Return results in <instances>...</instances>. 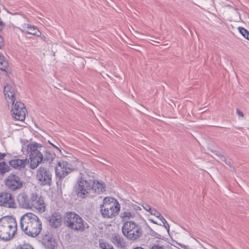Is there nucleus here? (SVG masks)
Here are the masks:
<instances>
[{
	"mask_svg": "<svg viewBox=\"0 0 249 249\" xmlns=\"http://www.w3.org/2000/svg\"><path fill=\"white\" fill-rule=\"evenodd\" d=\"M105 187L103 183L90 179L88 175L80 173L74 185V189L78 197L85 198L90 195L100 194L105 192Z\"/></svg>",
	"mask_w": 249,
	"mask_h": 249,
	"instance_id": "1",
	"label": "nucleus"
},
{
	"mask_svg": "<svg viewBox=\"0 0 249 249\" xmlns=\"http://www.w3.org/2000/svg\"><path fill=\"white\" fill-rule=\"evenodd\" d=\"M63 219L65 226L74 231L82 232L89 228L86 221L74 212H67L64 215Z\"/></svg>",
	"mask_w": 249,
	"mask_h": 249,
	"instance_id": "2",
	"label": "nucleus"
},
{
	"mask_svg": "<svg viewBox=\"0 0 249 249\" xmlns=\"http://www.w3.org/2000/svg\"><path fill=\"white\" fill-rule=\"evenodd\" d=\"M17 224L15 219L11 216L0 218V239L7 241L12 238L17 231Z\"/></svg>",
	"mask_w": 249,
	"mask_h": 249,
	"instance_id": "3",
	"label": "nucleus"
},
{
	"mask_svg": "<svg viewBox=\"0 0 249 249\" xmlns=\"http://www.w3.org/2000/svg\"><path fill=\"white\" fill-rule=\"evenodd\" d=\"M100 208L101 213L104 218H111L119 214L120 205L113 197H105Z\"/></svg>",
	"mask_w": 249,
	"mask_h": 249,
	"instance_id": "4",
	"label": "nucleus"
},
{
	"mask_svg": "<svg viewBox=\"0 0 249 249\" xmlns=\"http://www.w3.org/2000/svg\"><path fill=\"white\" fill-rule=\"evenodd\" d=\"M122 231L124 236L130 241L138 240L143 234L141 226L132 220L123 223Z\"/></svg>",
	"mask_w": 249,
	"mask_h": 249,
	"instance_id": "5",
	"label": "nucleus"
},
{
	"mask_svg": "<svg viewBox=\"0 0 249 249\" xmlns=\"http://www.w3.org/2000/svg\"><path fill=\"white\" fill-rule=\"evenodd\" d=\"M3 92L7 103L9 104H11L12 106L11 114H15V111L17 112V109L18 108L21 109L25 107L22 103L16 100L14 90L11 86L9 85L5 86Z\"/></svg>",
	"mask_w": 249,
	"mask_h": 249,
	"instance_id": "6",
	"label": "nucleus"
},
{
	"mask_svg": "<svg viewBox=\"0 0 249 249\" xmlns=\"http://www.w3.org/2000/svg\"><path fill=\"white\" fill-rule=\"evenodd\" d=\"M52 173L47 167L41 166L37 169L35 179L38 184L41 186H50L52 182Z\"/></svg>",
	"mask_w": 249,
	"mask_h": 249,
	"instance_id": "7",
	"label": "nucleus"
},
{
	"mask_svg": "<svg viewBox=\"0 0 249 249\" xmlns=\"http://www.w3.org/2000/svg\"><path fill=\"white\" fill-rule=\"evenodd\" d=\"M73 169L70 167V165L66 161H60L55 167V173L57 185H61L62 180L70 173Z\"/></svg>",
	"mask_w": 249,
	"mask_h": 249,
	"instance_id": "8",
	"label": "nucleus"
},
{
	"mask_svg": "<svg viewBox=\"0 0 249 249\" xmlns=\"http://www.w3.org/2000/svg\"><path fill=\"white\" fill-rule=\"evenodd\" d=\"M5 184L10 190L15 191L20 189L23 183L18 176L10 174L5 179Z\"/></svg>",
	"mask_w": 249,
	"mask_h": 249,
	"instance_id": "9",
	"label": "nucleus"
},
{
	"mask_svg": "<svg viewBox=\"0 0 249 249\" xmlns=\"http://www.w3.org/2000/svg\"><path fill=\"white\" fill-rule=\"evenodd\" d=\"M0 206L9 208H16L14 198L11 193L7 192L0 193Z\"/></svg>",
	"mask_w": 249,
	"mask_h": 249,
	"instance_id": "10",
	"label": "nucleus"
},
{
	"mask_svg": "<svg viewBox=\"0 0 249 249\" xmlns=\"http://www.w3.org/2000/svg\"><path fill=\"white\" fill-rule=\"evenodd\" d=\"M20 227L25 233L31 236V213H27L20 218Z\"/></svg>",
	"mask_w": 249,
	"mask_h": 249,
	"instance_id": "11",
	"label": "nucleus"
},
{
	"mask_svg": "<svg viewBox=\"0 0 249 249\" xmlns=\"http://www.w3.org/2000/svg\"><path fill=\"white\" fill-rule=\"evenodd\" d=\"M44 199L41 196H38L36 194H32V210L39 213H43L45 210Z\"/></svg>",
	"mask_w": 249,
	"mask_h": 249,
	"instance_id": "12",
	"label": "nucleus"
},
{
	"mask_svg": "<svg viewBox=\"0 0 249 249\" xmlns=\"http://www.w3.org/2000/svg\"><path fill=\"white\" fill-rule=\"evenodd\" d=\"M40 241L45 246L46 249H55L56 242L51 233L48 232L47 233L43 234L41 239Z\"/></svg>",
	"mask_w": 249,
	"mask_h": 249,
	"instance_id": "13",
	"label": "nucleus"
},
{
	"mask_svg": "<svg viewBox=\"0 0 249 249\" xmlns=\"http://www.w3.org/2000/svg\"><path fill=\"white\" fill-rule=\"evenodd\" d=\"M32 225L34 227L32 231V237H36L40 232L42 229V223L38 217L32 213Z\"/></svg>",
	"mask_w": 249,
	"mask_h": 249,
	"instance_id": "14",
	"label": "nucleus"
},
{
	"mask_svg": "<svg viewBox=\"0 0 249 249\" xmlns=\"http://www.w3.org/2000/svg\"><path fill=\"white\" fill-rule=\"evenodd\" d=\"M34 152L33 162H32V169H35L41 163H43L44 153L45 152Z\"/></svg>",
	"mask_w": 249,
	"mask_h": 249,
	"instance_id": "15",
	"label": "nucleus"
},
{
	"mask_svg": "<svg viewBox=\"0 0 249 249\" xmlns=\"http://www.w3.org/2000/svg\"><path fill=\"white\" fill-rule=\"evenodd\" d=\"M61 222V216L57 213H53L49 218V224L51 227L54 228L60 227Z\"/></svg>",
	"mask_w": 249,
	"mask_h": 249,
	"instance_id": "16",
	"label": "nucleus"
},
{
	"mask_svg": "<svg viewBox=\"0 0 249 249\" xmlns=\"http://www.w3.org/2000/svg\"><path fill=\"white\" fill-rule=\"evenodd\" d=\"M112 243L117 247L124 248L125 246L124 239L119 234H115L112 238Z\"/></svg>",
	"mask_w": 249,
	"mask_h": 249,
	"instance_id": "17",
	"label": "nucleus"
},
{
	"mask_svg": "<svg viewBox=\"0 0 249 249\" xmlns=\"http://www.w3.org/2000/svg\"><path fill=\"white\" fill-rule=\"evenodd\" d=\"M27 160V159H14L9 161V164L13 168L20 169L24 167Z\"/></svg>",
	"mask_w": 249,
	"mask_h": 249,
	"instance_id": "18",
	"label": "nucleus"
},
{
	"mask_svg": "<svg viewBox=\"0 0 249 249\" xmlns=\"http://www.w3.org/2000/svg\"><path fill=\"white\" fill-rule=\"evenodd\" d=\"M18 201L19 205L23 208L30 209V203L28 197L25 194H20L18 196Z\"/></svg>",
	"mask_w": 249,
	"mask_h": 249,
	"instance_id": "19",
	"label": "nucleus"
},
{
	"mask_svg": "<svg viewBox=\"0 0 249 249\" xmlns=\"http://www.w3.org/2000/svg\"><path fill=\"white\" fill-rule=\"evenodd\" d=\"M26 112V108L24 107L23 108L18 109L17 112L15 111V114H11V115L15 120L22 121L25 119Z\"/></svg>",
	"mask_w": 249,
	"mask_h": 249,
	"instance_id": "20",
	"label": "nucleus"
},
{
	"mask_svg": "<svg viewBox=\"0 0 249 249\" xmlns=\"http://www.w3.org/2000/svg\"><path fill=\"white\" fill-rule=\"evenodd\" d=\"M46 147L42 144L37 142L32 139V162H33L34 152H45Z\"/></svg>",
	"mask_w": 249,
	"mask_h": 249,
	"instance_id": "21",
	"label": "nucleus"
},
{
	"mask_svg": "<svg viewBox=\"0 0 249 249\" xmlns=\"http://www.w3.org/2000/svg\"><path fill=\"white\" fill-rule=\"evenodd\" d=\"M135 216L136 213L135 212L128 211H125L124 212H122L120 215L122 221H124V222L129 221V220L134 218Z\"/></svg>",
	"mask_w": 249,
	"mask_h": 249,
	"instance_id": "22",
	"label": "nucleus"
},
{
	"mask_svg": "<svg viewBox=\"0 0 249 249\" xmlns=\"http://www.w3.org/2000/svg\"><path fill=\"white\" fill-rule=\"evenodd\" d=\"M55 154L54 152L49 150L46 147L45 152L44 153L43 163L45 161L52 162L55 158Z\"/></svg>",
	"mask_w": 249,
	"mask_h": 249,
	"instance_id": "23",
	"label": "nucleus"
},
{
	"mask_svg": "<svg viewBox=\"0 0 249 249\" xmlns=\"http://www.w3.org/2000/svg\"><path fill=\"white\" fill-rule=\"evenodd\" d=\"M34 124L36 129L34 130L32 129V131H34V132L32 133V136H34L35 138H36L39 141H43V138L41 133L43 131L37 126L36 123H34Z\"/></svg>",
	"mask_w": 249,
	"mask_h": 249,
	"instance_id": "24",
	"label": "nucleus"
},
{
	"mask_svg": "<svg viewBox=\"0 0 249 249\" xmlns=\"http://www.w3.org/2000/svg\"><path fill=\"white\" fill-rule=\"evenodd\" d=\"M19 29L22 32L27 34H31V32L30 31L31 30V25L29 23H23L20 25Z\"/></svg>",
	"mask_w": 249,
	"mask_h": 249,
	"instance_id": "25",
	"label": "nucleus"
},
{
	"mask_svg": "<svg viewBox=\"0 0 249 249\" xmlns=\"http://www.w3.org/2000/svg\"><path fill=\"white\" fill-rule=\"evenodd\" d=\"M0 70L3 71H7L8 70V64L4 57L2 55L0 57Z\"/></svg>",
	"mask_w": 249,
	"mask_h": 249,
	"instance_id": "26",
	"label": "nucleus"
},
{
	"mask_svg": "<svg viewBox=\"0 0 249 249\" xmlns=\"http://www.w3.org/2000/svg\"><path fill=\"white\" fill-rule=\"evenodd\" d=\"M32 35L40 37V39L44 41H46V37L45 36H41V32L35 26L32 25Z\"/></svg>",
	"mask_w": 249,
	"mask_h": 249,
	"instance_id": "27",
	"label": "nucleus"
},
{
	"mask_svg": "<svg viewBox=\"0 0 249 249\" xmlns=\"http://www.w3.org/2000/svg\"><path fill=\"white\" fill-rule=\"evenodd\" d=\"M9 171V166L4 161L0 162V175H3Z\"/></svg>",
	"mask_w": 249,
	"mask_h": 249,
	"instance_id": "28",
	"label": "nucleus"
},
{
	"mask_svg": "<svg viewBox=\"0 0 249 249\" xmlns=\"http://www.w3.org/2000/svg\"><path fill=\"white\" fill-rule=\"evenodd\" d=\"M239 32L240 34L247 39L249 40V32L246 30L245 28L239 27L238 28Z\"/></svg>",
	"mask_w": 249,
	"mask_h": 249,
	"instance_id": "29",
	"label": "nucleus"
},
{
	"mask_svg": "<svg viewBox=\"0 0 249 249\" xmlns=\"http://www.w3.org/2000/svg\"><path fill=\"white\" fill-rule=\"evenodd\" d=\"M159 219L162 221L163 226L165 227V228L168 231H169L170 226L165 218L161 215Z\"/></svg>",
	"mask_w": 249,
	"mask_h": 249,
	"instance_id": "30",
	"label": "nucleus"
},
{
	"mask_svg": "<svg viewBox=\"0 0 249 249\" xmlns=\"http://www.w3.org/2000/svg\"><path fill=\"white\" fill-rule=\"evenodd\" d=\"M150 213L152 215H154L157 217L160 218V217L161 216L160 213L158 211H157L155 209L153 208L152 209L151 211H150Z\"/></svg>",
	"mask_w": 249,
	"mask_h": 249,
	"instance_id": "31",
	"label": "nucleus"
},
{
	"mask_svg": "<svg viewBox=\"0 0 249 249\" xmlns=\"http://www.w3.org/2000/svg\"><path fill=\"white\" fill-rule=\"evenodd\" d=\"M27 147V151L29 156L28 161L29 162L30 160H31V143H29Z\"/></svg>",
	"mask_w": 249,
	"mask_h": 249,
	"instance_id": "32",
	"label": "nucleus"
},
{
	"mask_svg": "<svg viewBox=\"0 0 249 249\" xmlns=\"http://www.w3.org/2000/svg\"><path fill=\"white\" fill-rule=\"evenodd\" d=\"M150 228V234L151 235L155 236L156 238H158L159 239H160L161 238L162 236L160 234L157 233L156 231H155L153 230H152L150 228Z\"/></svg>",
	"mask_w": 249,
	"mask_h": 249,
	"instance_id": "33",
	"label": "nucleus"
},
{
	"mask_svg": "<svg viewBox=\"0 0 249 249\" xmlns=\"http://www.w3.org/2000/svg\"><path fill=\"white\" fill-rule=\"evenodd\" d=\"M16 249H31V245L28 244H25L18 246Z\"/></svg>",
	"mask_w": 249,
	"mask_h": 249,
	"instance_id": "34",
	"label": "nucleus"
},
{
	"mask_svg": "<svg viewBox=\"0 0 249 249\" xmlns=\"http://www.w3.org/2000/svg\"><path fill=\"white\" fill-rule=\"evenodd\" d=\"M151 249H165V247L160 244H154Z\"/></svg>",
	"mask_w": 249,
	"mask_h": 249,
	"instance_id": "35",
	"label": "nucleus"
},
{
	"mask_svg": "<svg viewBox=\"0 0 249 249\" xmlns=\"http://www.w3.org/2000/svg\"><path fill=\"white\" fill-rule=\"evenodd\" d=\"M100 247L102 249H110L112 247V246L107 245V246L104 244H100Z\"/></svg>",
	"mask_w": 249,
	"mask_h": 249,
	"instance_id": "36",
	"label": "nucleus"
},
{
	"mask_svg": "<svg viewBox=\"0 0 249 249\" xmlns=\"http://www.w3.org/2000/svg\"><path fill=\"white\" fill-rule=\"evenodd\" d=\"M143 208L147 211V212H150V211H151L152 210V208H151V207L147 204H144L143 206Z\"/></svg>",
	"mask_w": 249,
	"mask_h": 249,
	"instance_id": "37",
	"label": "nucleus"
},
{
	"mask_svg": "<svg viewBox=\"0 0 249 249\" xmlns=\"http://www.w3.org/2000/svg\"><path fill=\"white\" fill-rule=\"evenodd\" d=\"M4 45V40L1 36H0V49H1Z\"/></svg>",
	"mask_w": 249,
	"mask_h": 249,
	"instance_id": "38",
	"label": "nucleus"
},
{
	"mask_svg": "<svg viewBox=\"0 0 249 249\" xmlns=\"http://www.w3.org/2000/svg\"><path fill=\"white\" fill-rule=\"evenodd\" d=\"M236 112L237 114H238L241 117H243L244 116L243 112L240 111L238 108L236 109Z\"/></svg>",
	"mask_w": 249,
	"mask_h": 249,
	"instance_id": "39",
	"label": "nucleus"
},
{
	"mask_svg": "<svg viewBox=\"0 0 249 249\" xmlns=\"http://www.w3.org/2000/svg\"><path fill=\"white\" fill-rule=\"evenodd\" d=\"M4 26V23L0 19V31H2L3 27Z\"/></svg>",
	"mask_w": 249,
	"mask_h": 249,
	"instance_id": "40",
	"label": "nucleus"
},
{
	"mask_svg": "<svg viewBox=\"0 0 249 249\" xmlns=\"http://www.w3.org/2000/svg\"><path fill=\"white\" fill-rule=\"evenodd\" d=\"M5 154L0 153V160H2L5 156Z\"/></svg>",
	"mask_w": 249,
	"mask_h": 249,
	"instance_id": "41",
	"label": "nucleus"
},
{
	"mask_svg": "<svg viewBox=\"0 0 249 249\" xmlns=\"http://www.w3.org/2000/svg\"><path fill=\"white\" fill-rule=\"evenodd\" d=\"M220 159H221V160H222V161H224V162L227 160L226 157L223 156H221L220 157Z\"/></svg>",
	"mask_w": 249,
	"mask_h": 249,
	"instance_id": "42",
	"label": "nucleus"
},
{
	"mask_svg": "<svg viewBox=\"0 0 249 249\" xmlns=\"http://www.w3.org/2000/svg\"><path fill=\"white\" fill-rule=\"evenodd\" d=\"M225 162L226 163V164L229 165H231V162L230 160H226L225 161Z\"/></svg>",
	"mask_w": 249,
	"mask_h": 249,
	"instance_id": "43",
	"label": "nucleus"
},
{
	"mask_svg": "<svg viewBox=\"0 0 249 249\" xmlns=\"http://www.w3.org/2000/svg\"><path fill=\"white\" fill-rule=\"evenodd\" d=\"M149 221H150L152 223H154V224H157V223L156 222H155L154 220L153 219H149Z\"/></svg>",
	"mask_w": 249,
	"mask_h": 249,
	"instance_id": "44",
	"label": "nucleus"
},
{
	"mask_svg": "<svg viewBox=\"0 0 249 249\" xmlns=\"http://www.w3.org/2000/svg\"><path fill=\"white\" fill-rule=\"evenodd\" d=\"M134 249H144L142 247H136V248H135Z\"/></svg>",
	"mask_w": 249,
	"mask_h": 249,
	"instance_id": "45",
	"label": "nucleus"
},
{
	"mask_svg": "<svg viewBox=\"0 0 249 249\" xmlns=\"http://www.w3.org/2000/svg\"><path fill=\"white\" fill-rule=\"evenodd\" d=\"M135 209H136V210H141V208H140V207L138 206L137 208H135Z\"/></svg>",
	"mask_w": 249,
	"mask_h": 249,
	"instance_id": "46",
	"label": "nucleus"
},
{
	"mask_svg": "<svg viewBox=\"0 0 249 249\" xmlns=\"http://www.w3.org/2000/svg\"><path fill=\"white\" fill-rule=\"evenodd\" d=\"M52 145H53L54 147H55V148H56V149H59L58 147H57L56 146H54L53 144L52 143H50Z\"/></svg>",
	"mask_w": 249,
	"mask_h": 249,
	"instance_id": "47",
	"label": "nucleus"
},
{
	"mask_svg": "<svg viewBox=\"0 0 249 249\" xmlns=\"http://www.w3.org/2000/svg\"><path fill=\"white\" fill-rule=\"evenodd\" d=\"M110 249H114V248L113 247H111V248H110Z\"/></svg>",
	"mask_w": 249,
	"mask_h": 249,
	"instance_id": "48",
	"label": "nucleus"
},
{
	"mask_svg": "<svg viewBox=\"0 0 249 249\" xmlns=\"http://www.w3.org/2000/svg\"><path fill=\"white\" fill-rule=\"evenodd\" d=\"M30 168H31V163L30 164Z\"/></svg>",
	"mask_w": 249,
	"mask_h": 249,
	"instance_id": "49",
	"label": "nucleus"
},
{
	"mask_svg": "<svg viewBox=\"0 0 249 249\" xmlns=\"http://www.w3.org/2000/svg\"><path fill=\"white\" fill-rule=\"evenodd\" d=\"M32 249H34V248H32Z\"/></svg>",
	"mask_w": 249,
	"mask_h": 249,
	"instance_id": "50",
	"label": "nucleus"
}]
</instances>
